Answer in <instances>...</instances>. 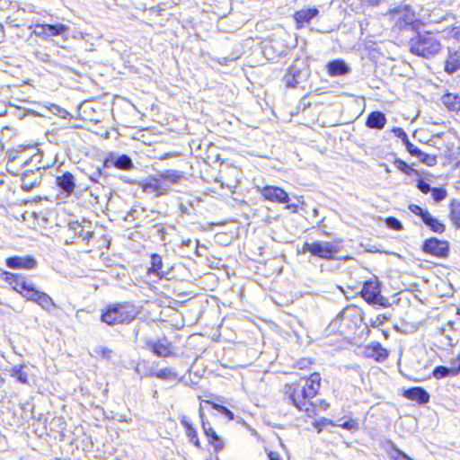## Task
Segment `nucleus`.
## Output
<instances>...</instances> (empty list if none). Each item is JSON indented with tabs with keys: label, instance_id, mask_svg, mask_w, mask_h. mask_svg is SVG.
I'll return each instance as SVG.
<instances>
[{
	"label": "nucleus",
	"instance_id": "nucleus-57",
	"mask_svg": "<svg viewBox=\"0 0 460 460\" xmlns=\"http://www.w3.org/2000/svg\"><path fill=\"white\" fill-rule=\"evenodd\" d=\"M459 358H456V360H454V361L452 362V367H456V366H458V364H459L458 359H459Z\"/></svg>",
	"mask_w": 460,
	"mask_h": 460
},
{
	"label": "nucleus",
	"instance_id": "nucleus-46",
	"mask_svg": "<svg viewBox=\"0 0 460 460\" xmlns=\"http://www.w3.org/2000/svg\"><path fill=\"white\" fill-rule=\"evenodd\" d=\"M417 187L422 193H425V194L431 191V190L433 189L430 187L429 184H428L427 182H425L423 181H419Z\"/></svg>",
	"mask_w": 460,
	"mask_h": 460
},
{
	"label": "nucleus",
	"instance_id": "nucleus-28",
	"mask_svg": "<svg viewBox=\"0 0 460 460\" xmlns=\"http://www.w3.org/2000/svg\"><path fill=\"white\" fill-rule=\"evenodd\" d=\"M300 71L296 66H291L284 77L285 83L288 87H296L298 84Z\"/></svg>",
	"mask_w": 460,
	"mask_h": 460
},
{
	"label": "nucleus",
	"instance_id": "nucleus-39",
	"mask_svg": "<svg viewBox=\"0 0 460 460\" xmlns=\"http://www.w3.org/2000/svg\"><path fill=\"white\" fill-rule=\"evenodd\" d=\"M213 408L217 410L223 415H225L228 420H234V413L225 406L213 403Z\"/></svg>",
	"mask_w": 460,
	"mask_h": 460
},
{
	"label": "nucleus",
	"instance_id": "nucleus-4",
	"mask_svg": "<svg viewBox=\"0 0 460 460\" xmlns=\"http://www.w3.org/2000/svg\"><path fill=\"white\" fill-rule=\"evenodd\" d=\"M137 314L136 307L129 304L114 305L102 314V321L109 325L128 323Z\"/></svg>",
	"mask_w": 460,
	"mask_h": 460
},
{
	"label": "nucleus",
	"instance_id": "nucleus-10",
	"mask_svg": "<svg viewBox=\"0 0 460 460\" xmlns=\"http://www.w3.org/2000/svg\"><path fill=\"white\" fill-rule=\"evenodd\" d=\"M423 250L432 255L445 257L448 252V244L447 242L437 238H430L424 243Z\"/></svg>",
	"mask_w": 460,
	"mask_h": 460
},
{
	"label": "nucleus",
	"instance_id": "nucleus-37",
	"mask_svg": "<svg viewBox=\"0 0 460 460\" xmlns=\"http://www.w3.org/2000/svg\"><path fill=\"white\" fill-rule=\"evenodd\" d=\"M337 426L350 431L358 429V422L352 419H349L342 423L337 424Z\"/></svg>",
	"mask_w": 460,
	"mask_h": 460
},
{
	"label": "nucleus",
	"instance_id": "nucleus-35",
	"mask_svg": "<svg viewBox=\"0 0 460 460\" xmlns=\"http://www.w3.org/2000/svg\"><path fill=\"white\" fill-rule=\"evenodd\" d=\"M405 145H406V148L408 150V152L411 155H414L418 158H422V155H423V152L419 149L418 147H416L413 144H411L409 140H407L406 142H404Z\"/></svg>",
	"mask_w": 460,
	"mask_h": 460
},
{
	"label": "nucleus",
	"instance_id": "nucleus-42",
	"mask_svg": "<svg viewBox=\"0 0 460 460\" xmlns=\"http://www.w3.org/2000/svg\"><path fill=\"white\" fill-rule=\"evenodd\" d=\"M51 111L54 114L59 116L60 118H63V119L69 116V112L67 111H66L65 109H63L56 104H51Z\"/></svg>",
	"mask_w": 460,
	"mask_h": 460
},
{
	"label": "nucleus",
	"instance_id": "nucleus-5",
	"mask_svg": "<svg viewBox=\"0 0 460 460\" xmlns=\"http://www.w3.org/2000/svg\"><path fill=\"white\" fill-rule=\"evenodd\" d=\"M394 26L402 30L411 27L412 30L419 28L420 22L416 18L415 13L407 4H401L390 10L387 13Z\"/></svg>",
	"mask_w": 460,
	"mask_h": 460
},
{
	"label": "nucleus",
	"instance_id": "nucleus-59",
	"mask_svg": "<svg viewBox=\"0 0 460 460\" xmlns=\"http://www.w3.org/2000/svg\"><path fill=\"white\" fill-rule=\"evenodd\" d=\"M457 314H460V311H458V313H457Z\"/></svg>",
	"mask_w": 460,
	"mask_h": 460
},
{
	"label": "nucleus",
	"instance_id": "nucleus-15",
	"mask_svg": "<svg viewBox=\"0 0 460 460\" xmlns=\"http://www.w3.org/2000/svg\"><path fill=\"white\" fill-rule=\"evenodd\" d=\"M403 396L419 403H427L429 401V394L421 387H412L405 390Z\"/></svg>",
	"mask_w": 460,
	"mask_h": 460
},
{
	"label": "nucleus",
	"instance_id": "nucleus-8",
	"mask_svg": "<svg viewBox=\"0 0 460 460\" xmlns=\"http://www.w3.org/2000/svg\"><path fill=\"white\" fill-rule=\"evenodd\" d=\"M361 296L368 304L383 305L384 297L380 295V284L376 278L364 283Z\"/></svg>",
	"mask_w": 460,
	"mask_h": 460
},
{
	"label": "nucleus",
	"instance_id": "nucleus-11",
	"mask_svg": "<svg viewBox=\"0 0 460 460\" xmlns=\"http://www.w3.org/2000/svg\"><path fill=\"white\" fill-rule=\"evenodd\" d=\"M160 180V178H154L150 181L143 184V190L146 193L155 194V196L167 194L170 190V185Z\"/></svg>",
	"mask_w": 460,
	"mask_h": 460
},
{
	"label": "nucleus",
	"instance_id": "nucleus-32",
	"mask_svg": "<svg viewBox=\"0 0 460 460\" xmlns=\"http://www.w3.org/2000/svg\"><path fill=\"white\" fill-rule=\"evenodd\" d=\"M70 229L74 230L79 237L83 238V240H88L93 236L92 232L84 231L83 227L76 222L70 224Z\"/></svg>",
	"mask_w": 460,
	"mask_h": 460
},
{
	"label": "nucleus",
	"instance_id": "nucleus-41",
	"mask_svg": "<svg viewBox=\"0 0 460 460\" xmlns=\"http://www.w3.org/2000/svg\"><path fill=\"white\" fill-rule=\"evenodd\" d=\"M385 223L389 228L394 230H401L402 228L401 222L394 217L386 218Z\"/></svg>",
	"mask_w": 460,
	"mask_h": 460
},
{
	"label": "nucleus",
	"instance_id": "nucleus-18",
	"mask_svg": "<svg viewBox=\"0 0 460 460\" xmlns=\"http://www.w3.org/2000/svg\"><path fill=\"white\" fill-rule=\"evenodd\" d=\"M368 357L374 358L376 361H384L388 357V351L380 343H373L366 348Z\"/></svg>",
	"mask_w": 460,
	"mask_h": 460
},
{
	"label": "nucleus",
	"instance_id": "nucleus-47",
	"mask_svg": "<svg viewBox=\"0 0 460 460\" xmlns=\"http://www.w3.org/2000/svg\"><path fill=\"white\" fill-rule=\"evenodd\" d=\"M394 164L398 170L408 173V170L410 169V167L406 163L400 159H397L395 160Z\"/></svg>",
	"mask_w": 460,
	"mask_h": 460
},
{
	"label": "nucleus",
	"instance_id": "nucleus-52",
	"mask_svg": "<svg viewBox=\"0 0 460 460\" xmlns=\"http://www.w3.org/2000/svg\"><path fill=\"white\" fill-rule=\"evenodd\" d=\"M268 456H269V460H281L279 457V455L275 452H270L268 454Z\"/></svg>",
	"mask_w": 460,
	"mask_h": 460
},
{
	"label": "nucleus",
	"instance_id": "nucleus-45",
	"mask_svg": "<svg viewBox=\"0 0 460 460\" xmlns=\"http://www.w3.org/2000/svg\"><path fill=\"white\" fill-rule=\"evenodd\" d=\"M409 209L413 214L420 216L421 217V219H423V214L425 212H428L427 210H423L420 207H419L418 205H414V204L410 205Z\"/></svg>",
	"mask_w": 460,
	"mask_h": 460
},
{
	"label": "nucleus",
	"instance_id": "nucleus-44",
	"mask_svg": "<svg viewBox=\"0 0 460 460\" xmlns=\"http://www.w3.org/2000/svg\"><path fill=\"white\" fill-rule=\"evenodd\" d=\"M447 36L450 38H454L457 40H460V24L452 27L448 31Z\"/></svg>",
	"mask_w": 460,
	"mask_h": 460
},
{
	"label": "nucleus",
	"instance_id": "nucleus-33",
	"mask_svg": "<svg viewBox=\"0 0 460 460\" xmlns=\"http://www.w3.org/2000/svg\"><path fill=\"white\" fill-rule=\"evenodd\" d=\"M388 455L391 460H412L409 456L394 447L388 452Z\"/></svg>",
	"mask_w": 460,
	"mask_h": 460
},
{
	"label": "nucleus",
	"instance_id": "nucleus-23",
	"mask_svg": "<svg viewBox=\"0 0 460 460\" xmlns=\"http://www.w3.org/2000/svg\"><path fill=\"white\" fill-rule=\"evenodd\" d=\"M442 103L452 111L460 110V97L457 94L447 93L441 98Z\"/></svg>",
	"mask_w": 460,
	"mask_h": 460
},
{
	"label": "nucleus",
	"instance_id": "nucleus-12",
	"mask_svg": "<svg viewBox=\"0 0 460 460\" xmlns=\"http://www.w3.org/2000/svg\"><path fill=\"white\" fill-rule=\"evenodd\" d=\"M5 262L11 269L31 270L36 266V261L31 257H10L6 259Z\"/></svg>",
	"mask_w": 460,
	"mask_h": 460
},
{
	"label": "nucleus",
	"instance_id": "nucleus-56",
	"mask_svg": "<svg viewBox=\"0 0 460 460\" xmlns=\"http://www.w3.org/2000/svg\"><path fill=\"white\" fill-rule=\"evenodd\" d=\"M218 63L221 65H226L227 58H220V59H218Z\"/></svg>",
	"mask_w": 460,
	"mask_h": 460
},
{
	"label": "nucleus",
	"instance_id": "nucleus-24",
	"mask_svg": "<svg viewBox=\"0 0 460 460\" xmlns=\"http://www.w3.org/2000/svg\"><path fill=\"white\" fill-rule=\"evenodd\" d=\"M422 221L436 233H443L445 231V225L440 223L437 218L433 217L429 212L423 214Z\"/></svg>",
	"mask_w": 460,
	"mask_h": 460
},
{
	"label": "nucleus",
	"instance_id": "nucleus-7",
	"mask_svg": "<svg viewBox=\"0 0 460 460\" xmlns=\"http://www.w3.org/2000/svg\"><path fill=\"white\" fill-rule=\"evenodd\" d=\"M68 31L69 27L63 23L35 24L33 28V33L43 40H50L54 37L61 36L66 40L68 39Z\"/></svg>",
	"mask_w": 460,
	"mask_h": 460
},
{
	"label": "nucleus",
	"instance_id": "nucleus-36",
	"mask_svg": "<svg viewBox=\"0 0 460 460\" xmlns=\"http://www.w3.org/2000/svg\"><path fill=\"white\" fill-rule=\"evenodd\" d=\"M431 194L433 199L437 202L443 200L447 197V191L444 189L433 188Z\"/></svg>",
	"mask_w": 460,
	"mask_h": 460
},
{
	"label": "nucleus",
	"instance_id": "nucleus-40",
	"mask_svg": "<svg viewBox=\"0 0 460 460\" xmlns=\"http://www.w3.org/2000/svg\"><path fill=\"white\" fill-rule=\"evenodd\" d=\"M351 309L346 308L342 310L336 317V319L333 322L334 326H340L341 322L349 316V312Z\"/></svg>",
	"mask_w": 460,
	"mask_h": 460
},
{
	"label": "nucleus",
	"instance_id": "nucleus-21",
	"mask_svg": "<svg viewBox=\"0 0 460 460\" xmlns=\"http://www.w3.org/2000/svg\"><path fill=\"white\" fill-rule=\"evenodd\" d=\"M458 361V366L449 368L443 366L436 367L433 370V376L437 379H441L448 376H456L460 372V358Z\"/></svg>",
	"mask_w": 460,
	"mask_h": 460
},
{
	"label": "nucleus",
	"instance_id": "nucleus-38",
	"mask_svg": "<svg viewBox=\"0 0 460 460\" xmlns=\"http://www.w3.org/2000/svg\"><path fill=\"white\" fill-rule=\"evenodd\" d=\"M29 176H30L29 174H23L21 179L22 180V189L26 191L31 190L33 189V187L35 186V181H27Z\"/></svg>",
	"mask_w": 460,
	"mask_h": 460
},
{
	"label": "nucleus",
	"instance_id": "nucleus-27",
	"mask_svg": "<svg viewBox=\"0 0 460 460\" xmlns=\"http://www.w3.org/2000/svg\"><path fill=\"white\" fill-rule=\"evenodd\" d=\"M460 69V56L456 52L450 54L446 61L445 71L448 74H453Z\"/></svg>",
	"mask_w": 460,
	"mask_h": 460
},
{
	"label": "nucleus",
	"instance_id": "nucleus-17",
	"mask_svg": "<svg viewBox=\"0 0 460 460\" xmlns=\"http://www.w3.org/2000/svg\"><path fill=\"white\" fill-rule=\"evenodd\" d=\"M200 418L202 419V427L205 434L207 435L209 443L214 447L216 450H220L224 447L222 439L217 435L216 431L211 427H207V424L203 420V412L199 411Z\"/></svg>",
	"mask_w": 460,
	"mask_h": 460
},
{
	"label": "nucleus",
	"instance_id": "nucleus-25",
	"mask_svg": "<svg viewBox=\"0 0 460 460\" xmlns=\"http://www.w3.org/2000/svg\"><path fill=\"white\" fill-rule=\"evenodd\" d=\"M181 423L186 429V435L189 437L190 440L198 447H200L199 440L198 438V435L196 430L193 429L191 423L186 416H182L181 418Z\"/></svg>",
	"mask_w": 460,
	"mask_h": 460
},
{
	"label": "nucleus",
	"instance_id": "nucleus-19",
	"mask_svg": "<svg viewBox=\"0 0 460 460\" xmlns=\"http://www.w3.org/2000/svg\"><path fill=\"white\" fill-rule=\"evenodd\" d=\"M58 185L66 193L70 194L75 190L74 176L70 172H65L63 175L57 178Z\"/></svg>",
	"mask_w": 460,
	"mask_h": 460
},
{
	"label": "nucleus",
	"instance_id": "nucleus-20",
	"mask_svg": "<svg viewBox=\"0 0 460 460\" xmlns=\"http://www.w3.org/2000/svg\"><path fill=\"white\" fill-rule=\"evenodd\" d=\"M386 122L385 116L380 111L371 112L367 120V126L371 128L382 129Z\"/></svg>",
	"mask_w": 460,
	"mask_h": 460
},
{
	"label": "nucleus",
	"instance_id": "nucleus-55",
	"mask_svg": "<svg viewBox=\"0 0 460 460\" xmlns=\"http://www.w3.org/2000/svg\"><path fill=\"white\" fill-rule=\"evenodd\" d=\"M286 208L289 209V210H292L293 212H296L297 210V205L296 204H288L286 206Z\"/></svg>",
	"mask_w": 460,
	"mask_h": 460
},
{
	"label": "nucleus",
	"instance_id": "nucleus-50",
	"mask_svg": "<svg viewBox=\"0 0 460 460\" xmlns=\"http://www.w3.org/2000/svg\"><path fill=\"white\" fill-rule=\"evenodd\" d=\"M311 364V361L307 358H303L297 362L299 368H305Z\"/></svg>",
	"mask_w": 460,
	"mask_h": 460
},
{
	"label": "nucleus",
	"instance_id": "nucleus-29",
	"mask_svg": "<svg viewBox=\"0 0 460 460\" xmlns=\"http://www.w3.org/2000/svg\"><path fill=\"white\" fill-rule=\"evenodd\" d=\"M159 177L164 182L177 183L182 178V174L175 170H165L159 174Z\"/></svg>",
	"mask_w": 460,
	"mask_h": 460
},
{
	"label": "nucleus",
	"instance_id": "nucleus-14",
	"mask_svg": "<svg viewBox=\"0 0 460 460\" xmlns=\"http://www.w3.org/2000/svg\"><path fill=\"white\" fill-rule=\"evenodd\" d=\"M105 165L107 167L113 165L116 168L121 170H130L133 168V163L131 159L126 155L117 156L111 155L110 158L106 159Z\"/></svg>",
	"mask_w": 460,
	"mask_h": 460
},
{
	"label": "nucleus",
	"instance_id": "nucleus-26",
	"mask_svg": "<svg viewBox=\"0 0 460 460\" xmlns=\"http://www.w3.org/2000/svg\"><path fill=\"white\" fill-rule=\"evenodd\" d=\"M163 268V261L160 255L153 254L151 256V268L149 269V273L156 274L160 279L164 278L166 273L162 271Z\"/></svg>",
	"mask_w": 460,
	"mask_h": 460
},
{
	"label": "nucleus",
	"instance_id": "nucleus-1",
	"mask_svg": "<svg viewBox=\"0 0 460 460\" xmlns=\"http://www.w3.org/2000/svg\"><path fill=\"white\" fill-rule=\"evenodd\" d=\"M321 377L318 373H313L308 378H300L298 381L288 384L284 388L285 396L300 411L308 417L317 414L316 402H312L320 388Z\"/></svg>",
	"mask_w": 460,
	"mask_h": 460
},
{
	"label": "nucleus",
	"instance_id": "nucleus-48",
	"mask_svg": "<svg viewBox=\"0 0 460 460\" xmlns=\"http://www.w3.org/2000/svg\"><path fill=\"white\" fill-rule=\"evenodd\" d=\"M423 163H425L426 164L431 166L433 164H435L436 163V157L435 156H432V155H429L425 153H423V155H422V158H420Z\"/></svg>",
	"mask_w": 460,
	"mask_h": 460
},
{
	"label": "nucleus",
	"instance_id": "nucleus-43",
	"mask_svg": "<svg viewBox=\"0 0 460 460\" xmlns=\"http://www.w3.org/2000/svg\"><path fill=\"white\" fill-rule=\"evenodd\" d=\"M386 321V317L383 314L376 315L375 318L370 319V325L372 327H378Z\"/></svg>",
	"mask_w": 460,
	"mask_h": 460
},
{
	"label": "nucleus",
	"instance_id": "nucleus-53",
	"mask_svg": "<svg viewBox=\"0 0 460 460\" xmlns=\"http://www.w3.org/2000/svg\"><path fill=\"white\" fill-rule=\"evenodd\" d=\"M316 405H317V410L319 408H321L323 411H326L329 406V404L325 401H320V403L319 404L316 403Z\"/></svg>",
	"mask_w": 460,
	"mask_h": 460
},
{
	"label": "nucleus",
	"instance_id": "nucleus-22",
	"mask_svg": "<svg viewBox=\"0 0 460 460\" xmlns=\"http://www.w3.org/2000/svg\"><path fill=\"white\" fill-rule=\"evenodd\" d=\"M150 347L152 351L158 357L165 358L171 355L170 343L166 340L150 343Z\"/></svg>",
	"mask_w": 460,
	"mask_h": 460
},
{
	"label": "nucleus",
	"instance_id": "nucleus-31",
	"mask_svg": "<svg viewBox=\"0 0 460 460\" xmlns=\"http://www.w3.org/2000/svg\"><path fill=\"white\" fill-rule=\"evenodd\" d=\"M24 366L14 367L12 369V376H15L17 380L22 384H28V374L25 373L22 368Z\"/></svg>",
	"mask_w": 460,
	"mask_h": 460
},
{
	"label": "nucleus",
	"instance_id": "nucleus-58",
	"mask_svg": "<svg viewBox=\"0 0 460 460\" xmlns=\"http://www.w3.org/2000/svg\"><path fill=\"white\" fill-rule=\"evenodd\" d=\"M90 179H91V181H94V182L96 181V179H95L93 176H91V178H90Z\"/></svg>",
	"mask_w": 460,
	"mask_h": 460
},
{
	"label": "nucleus",
	"instance_id": "nucleus-2",
	"mask_svg": "<svg viewBox=\"0 0 460 460\" xmlns=\"http://www.w3.org/2000/svg\"><path fill=\"white\" fill-rule=\"evenodd\" d=\"M0 279L4 280L14 291L22 297L32 301L48 313L52 312L57 305L53 299L45 292L36 289L32 281L22 274H14L3 270Z\"/></svg>",
	"mask_w": 460,
	"mask_h": 460
},
{
	"label": "nucleus",
	"instance_id": "nucleus-13",
	"mask_svg": "<svg viewBox=\"0 0 460 460\" xmlns=\"http://www.w3.org/2000/svg\"><path fill=\"white\" fill-rule=\"evenodd\" d=\"M318 13V9L314 7L296 12L294 13V19L296 22V27L302 28L305 23H309Z\"/></svg>",
	"mask_w": 460,
	"mask_h": 460
},
{
	"label": "nucleus",
	"instance_id": "nucleus-30",
	"mask_svg": "<svg viewBox=\"0 0 460 460\" xmlns=\"http://www.w3.org/2000/svg\"><path fill=\"white\" fill-rule=\"evenodd\" d=\"M154 375L163 380H175L178 376L177 373L169 367L160 369Z\"/></svg>",
	"mask_w": 460,
	"mask_h": 460
},
{
	"label": "nucleus",
	"instance_id": "nucleus-49",
	"mask_svg": "<svg viewBox=\"0 0 460 460\" xmlns=\"http://www.w3.org/2000/svg\"><path fill=\"white\" fill-rule=\"evenodd\" d=\"M394 132L395 136L402 138L404 142H406L408 140V137L402 128H395L394 129Z\"/></svg>",
	"mask_w": 460,
	"mask_h": 460
},
{
	"label": "nucleus",
	"instance_id": "nucleus-9",
	"mask_svg": "<svg viewBox=\"0 0 460 460\" xmlns=\"http://www.w3.org/2000/svg\"><path fill=\"white\" fill-rule=\"evenodd\" d=\"M262 197L271 202L288 203V194L281 188L276 186H265L261 189Z\"/></svg>",
	"mask_w": 460,
	"mask_h": 460
},
{
	"label": "nucleus",
	"instance_id": "nucleus-6",
	"mask_svg": "<svg viewBox=\"0 0 460 460\" xmlns=\"http://www.w3.org/2000/svg\"><path fill=\"white\" fill-rule=\"evenodd\" d=\"M339 252V246L330 242L305 243L302 247V252H310L314 256L323 259H332Z\"/></svg>",
	"mask_w": 460,
	"mask_h": 460
},
{
	"label": "nucleus",
	"instance_id": "nucleus-51",
	"mask_svg": "<svg viewBox=\"0 0 460 460\" xmlns=\"http://www.w3.org/2000/svg\"><path fill=\"white\" fill-rule=\"evenodd\" d=\"M101 353L106 358H110L111 356V350L110 349H108V348H102L101 349Z\"/></svg>",
	"mask_w": 460,
	"mask_h": 460
},
{
	"label": "nucleus",
	"instance_id": "nucleus-3",
	"mask_svg": "<svg viewBox=\"0 0 460 460\" xmlns=\"http://www.w3.org/2000/svg\"><path fill=\"white\" fill-rule=\"evenodd\" d=\"M409 46L412 54L427 58L437 55L441 49L439 40L431 32L418 33L410 40Z\"/></svg>",
	"mask_w": 460,
	"mask_h": 460
},
{
	"label": "nucleus",
	"instance_id": "nucleus-34",
	"mask_svg": "<svg viewBox=\"0 0 460 460\" xmlns=\"http://www.w3.org/2000/svg\"><path fill=\"white\" fill-rule=\"evenodd\" d=\"M450 218L457 227H460V204L451 205Z\"/></svg>",
	"mask_w": 460,
	"mask_h": 460
},
{
	"label": "nucleus",
	"instance_id": "nucleus-54",
	"mask_svg": "<svg viewBox=\"0 0 460 460\" xmlns=\"http://www.w3.org/2000/svg\"><path fill=\"white\" fill-rule=\"evenodd\" d=\"M37 58L44 62L49 61V55L48 54H37Z\"/></svg>",
	"mask_w": 460,
	"mask_h": 460
},
{
	"label": "nucleus",
	"instance_id": "nucleus-16",
	"mask_svg": "<svg viewBox=\"0 0 460 460\" xmlns=\"http://www.w3.org/2000/svg\"><path fill=\"white\" fill-rule=\"evenodd\" d=\"M327 70L331 76H338L349 74L350 69L343 60L337 59L327 64Z\"/></svg>",
	"mask_w": 460,
	"mask_h": 460
}]
</instances>
